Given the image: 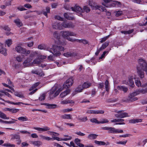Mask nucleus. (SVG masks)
Here are the masks:
<instances>
[{
    "label": "nucleus",
    "instance_id": "5",
    "mask_svg": "<svg viewBox=\"0 0 147 147\" xmlns=\"http://www.w3.org/2000/svg\"><path fill=\"white\" fill-rule=\"evenodd\" d=\"M61 90V89H58L56 86H54L50 91L49 96L50 98H53L57 96Z\"/></svg>",
    "mask_w": 147,
    "mask_h": 147
},
{
    "label": "nucleus",
    "instance_id": "26",
    "mask_svg": "<svg viewBox=\"0 0 147 147\" xmlns=\"http://www.w3.org/2000/svg\"><path fill=\"white\" fill-rule=\"evenodd\" d=\"M32 72L33 74H36L40 76H43L44 75V74L42 71H38L37 70H34L32 71Z\"/></svg>",
    "mask_w": 147,
    "mask_h": 147
},
{
    "label": "nucleus",
    "instance_id": "11",
    "mask_svg": "<svg viewBox=\"0 0 147 147\" xmlns=\"http://www.w3.org/2000/svg\"><path fill=\"white\" fill-rule=\"evenodd\" d=\"M62 27L65 28H72L74 27V26L71 22L67 23L63 22L61 24Z\"/></svg>",
    "mask_w": 147,
    "mask_h": 147
},
{
    "label": "nucleus",
    "instance_id": "40",
    "mask_svg": "<svg viewBox=\"0 0 147 147\" xmlns=\"http://www.w3.org/2000/svg\"><path fill=\"white\" fill-rule=\"evenodd\" d=\"M11 140L16 139L18 140H19L20 138V136L18 135H11Z\"/></svg>",
    "mask_w": 147,
    "mask_h": 147
},
{
    "label": "nucleus",
    "instance_id": "22",
    "mask_svg": "<svg viewBox=\"0 0 147 147\" xmlns=\"http://www.w3.org/2000/svg\"><path fill=\"white\" fill-rule=\"evenodd\" d=\"M53 27L55 29H59V30H61L63 29L61 24L58 23H55L53 25Z\"/></svg>",
    "mask_w": 147,
    "mask_h": 147
},
{
    "label": "nucleus",
    "instance_id": "39",
    "mask_svg": "<svg viewBox=\"0 0 147 147\" xmlns=\"http://www.w3.org/2000/svg\"><path fill=\"white\" fill-rule=\"evenodd\" d=\"M7 50L6 48H2L0 49V52L3 54L4 55L6 56L7 54Z\"/></svg>",
    "mask_w": 147,
    "mask_h": 147
},
{
    "label": "nucleus",
    "instance_id": "6",
    "mask_svg": "<svg viewBox=\"0 0 147 147\" xmlns=\"http://www.w3.org/2000/svg\"><path fill=\"white\" fill-rule=\"evenodd\" d=\"M93 3V0H89L88 4L92 9H98L102 11H106V9L104 7L99 5H95L94 3Z\"/></svg>",
    "mask_w": 147,
    "mask_h": 147
},
{
    "label": "nucleus",
    "instance_id": "13",
    "mask_svg": "<svg viewBox=\"0 0 147 147\" xmlns=\"http://www.w3.org/2000/svg\"><path fill=\"white\" fill-rule=\"evenodd\" d=\"M71 9L72 11L76 12H83V10L80 7L76 5L74 7H71Z\"/></svg>",
    "mask_w": 147,
    "mask_h": 147
},
{
    "label": "nucleus",
    "instance_id": "51",
    "mask_svg": "<svg viewBox=\"0 0 147 147\" xmlns=\"http://www.w3.org/2000/svg\"><path fill=\"white\" fill-rule=\"evenodd\" d=\"M90 121L92 123L99 124V121L97 120V119L96 118L91 119H90Z\"/></svg>",
    "mask_w": 147,
    "mask_h": 147
},
{
    "label": "nucleus",
    "instance_id": "8",
    "mask_svg": "<svg viewBox=\"0 0 147 147\" xmlns=\"http://www.w3.org/2000/svg\"><path fill=\"white\" fill-rule=\"evenodd\" d=\"M116 113H117L115 114V117L117 118H124L130 116L126 113L123 112V111H116Z\"/></svg>",
    "mask_w": 147,
    "mask_h": 147
},
{
    "label": "nucleus",
    "instance_id": "21",
    "mask_svg": "<svg viewBox=\"0 0 147 147\" xmlns=\"http://www.w3.org/2000/svg\"><path fill=\"white\" fill-rule=\"evenodd\" d=\"M38 48L40 49H44L45 50H47L49 51L50 52V50H52L51 48H47L46 47V46L45 45H40L38 46Z\"/></svg>",
    "mask_w": 147,
    "mask_h": 147
},
{
    "label": "nucleus",
    "instance_id": "15",
    "mask_svg": "<svg viewBox=\"0 0 147 147\" xmlns=\"http://www.w3.org/2000/svg\"><path fill=\"white\" fill-rule=\"evenodd\" d=\"M138 94V92L136 91L131 93L129 96L130 100L131 101H135L137 99V97H136Z\"/></svg>",
    "mask_w": 147,
    "mask_h": 147
},
{
    "label": "nucleus",
    "instance_id": "64",
    "mask_svg": "<svg viewBox=\"0 0 147 147\" xmlns=\"http://www.w3.org/2000/svg\"><path fill=\"white\" fill-rule=\"evenodd\" d=\"M127 142V140H125L123 141H120L117 142V143L118 144H121L122 145H125Z\"/></svg>",
    "mask_w": 147,
    "mask_h": 147
},
{
    "label": "nucleus",
    "instance_id": "42",
    "mask_svg": "<svg viewBox=\"0 0 147 147\" xmlns=\"http://www.w3.org/2000/svg\"><path fill=\"white\" fill-rule=\"evenodd\" d=\"M109 44V42H107L103 43L101 47L100 48V50H101L102 51L103 49L105 48Z\"/></svg>",
    "mask_w": 147,
    "mask_h": 147
},
{
    "label": "nucleus",
    "instance_id": "55",
    "mask_svg": "<svg viewBox=\"0 0 147 147\" xmlns=\"http://www.w3.org/2000/svg\"><path fill=\"white\" fill-rule=\"evenodd\" d=\"M133 31H134L132 29V30H128V31H122L121 32L122 33H123L125 34H130V33H132L133 32Z\"/></svg>",
    "mask_w": 147,
    "mask_h": 147
},
{
    "label": "nucleus",
    "instance_id": "44",
    "mask_svg": "<svg viewBox=\"0 0 147 147\" xmlns=\"http://www.w3.org/2000/svg\"><path fill=\"white\" fill-rule=\"evenodd\" d=\"M123 14V12L121 11H118L115 12L114 14L116 17H118L121 16Z\"/></svg>",
    "mask_w": 147,
    "mask_h": 147
},
{
    "label": "nucleus",
    "instance_id": "10",
    "mask_svg": "<svg viewBox=\"0 0 147 147\" xmlns=\"http://www.w3.org/2000/svg\"><path fill=\"white\" fill-rule=\"evenodd\" d=\"M108 132L112 134L121 133L123 132V131L121 129H116L114 127H109Z\"/></svg>",
    "mask_w": 147,
    "mask_h": 147
},
{
    "label": "nucleus",
    "instance_id": "38",
    "mask_svg": "<svg viewBox=\"0 0 147 147\" xmlns=\"http://www.w3.org/2000/svg\"><path fill=\"white\" fill-rule=\"evenodd\" d=\"M94 142L96 144L99 146L105 145L106 144V143L103 141H99L96 140L94 141Z\"/></svg>",
    "mask_w": 147,
    "mask_h": 147
},
{
    "label": "nucleus",
    "instance_id": "56",
    "mask_svg": "<svg viewBox=\"0 0 147 147\" xmlns=\"http://www.w3.org/2000/svg\"><path fill=\"white\" fill-rule=\"evenodd\" d=\"M31 61L30 59L28 58L26 60H25L23 63V64L25 66H26V65L28 63H30Z\"/></svg>",
    "mask_w": 147,
    "mask_h": 147
},
{
    "label": "nucleus",
    "instance_id": "49",
    "mask_svg": "<svg viewBox=\"0 0 147 147\" xmlns=\"http://www.w3.org/2000/svg\"><path fill=\"white\" fill-rule=\"evenodd\" d=\"M51 140H56L58 141H63V138H59L56 137H53V136L52 138H51Z\"/></svg>",
    "mask_w": 147,
    "mask_h": 147
},
{
    "label": "nucleus",
    "instance_id": "2",
    "mask_svg": "<svg viewBox=\"0 0 147 147\" xmlns=\"http://www.w3.org/2000/svg\"><path fill=\"white\" fill-rule=\"evenodd\" d=\"M62 36L71 42H74L76 41V40L69 37V36H76V34L73 32L69 31H61V32Z\"/></svg>",
    "mask_w": 147,
    "mask_h": 147
},
{
    "label": "nucleus",
    "instance_id": "19",
    "mask_svg": "<svg viewBox=\"0 0 147 147\" xmlns=\"http://www.w3.org/2000/svg\"><path fill=\"white\" fill-rule=\"evenodd\" d=\"M30 53L28 58L31 60L33 59V58L37 56L38 57V53L36 51H32Z\"/></svg>",
    "mask_w": 147,
    "mask_h": 147
},
{
    "label": "nucleus",
    "instance_id": "30",
    "mask_svg": "<svg viewBox=\"0 0 147 147\" xmlns=\"http://www.w3.org/2000/svg\"><path fill=\"white\" fill-rule=\"evenodd\" d=\"M14 22L18 27H20L22 26V23L19 19H17L14 20Z\"/></svg>",
    "mask_w": 147,
    "mask_h": 147
},
{
    "label": "nucleus",
    "instance_id": "61",
    "mask_svg": "<svg viewBox=\"0 0 147 147\" xmlns=\"http://www.w3.org/2000/svg\"><path fill=\"white\" fill-rule=\"evenodd\" d=\"M16 59L18 61L21 62L23 60V57H21L20 56H18L16 57Z\"/></svg>",
    "mask_w": 147,
    "mask_h": 147
},
{
    "label": "nucleus",
    "instance_id": "29",
    "mask_svg": "<svg viewBox=\"0 0 147 147\" xmlns=\"http://www.w3.org/2000/svg\"><path fill=\"white\" fill-rule=\"evenodd\" d=\"M61 117L64 119H71L72 116L70 114H65L61 116Z\"/></svg>",
    "mask_w": 147,
    "mask_h": 147
},
{
    "label": "nucleus",
    "instance_id": "33",
    "mask_svg": "<svg viewBox=\"0 0 147 147\" xmlns=\"http://www.w3.org/2000/svg\"><path fill=\"white\" fill-rule=\"evenodd\" d=\"M91 84L90 83L86 82H85L82 85V86L84 89V88H89L91 86Z\"/></svg>",
    "mask_w": 147,
    "mask_h": 147
},
{
    "label": "nucleus",
    "instance_id": "9",
    "mask_svg": "<svg viewBox=\"0 0 147 147\" xmlns=\"http://www.w3.org/2000/svg\"><path fill=\"white\" fill-rule=\"evenodd\" d=\"M73 83V80L72 78H70L67 79L63 85V87L66 89L70 87Z\"/></svg>",
    "mask_w": 147,
    "mask_h": 147
},
{
    "label": "nucleus",
    "instance_id": "43",
    "mask_svg": "<svg viewBox=\"0 0 147 147\" xmlns=\"http://www.w3.org/2000/svg\"><path fill=\"white\" fill-rule=\"evenodd\" d=\"M83 12L84 11L86 13L89 12L90 10V8L87 6H85L83 7Z\"/></svg>",
    "mask_w": 147,
    "mask_h": 147
},
{
    "label": "nucleus",
    "instance_id": "31",
    "mask_svg": "<svg viewBox=\"0 0 147 147\" xmlns=\"http://www.w3.org/2000/svg\"><path fill=\"white\" fill-rule=\"evenodd\" d=\"M39 137L40 138V139L42 140H45L49 141L51 140V138L44 136L42 135H39Z\"/></svg>",
    "mask_w": 147,
    "mask_h": 147
},
{
    "label": "nucleus",
    "instance_id": "17",
    "mask_svg": "<svg viewBox=\"0 0 147 147\" xmlns=\"http://www.w3.org/2000/svg\"><path fill=\"white\" fill-rule=\"evenodd\" d=\"M42 105H44L47 106L48 109H55L57 107V105L55 104H50L49 103L42 104Z\"/></svg>",
    "mask_w": 147,
    "mask_h": 147
},
{
    "label": "nucleus",
    "instance_id": "50",
    "mask_svg": "<svg viewBox=\"0 0 147 147\" xmlns=\"http://www.w3.org/2000/svg\"><path fill=\"white\" fill-rule=\"evenodd\" d=\"M109 122V121L106 119H102L100 121H99V123H108Z\"/></svg>",
    "mask_w": 147,
    "mask_h": 147
},
{
    "label": "nucleus",
    "instance_id": "23",
    "mask_svg": "<svg viewBox=\"0 0 147 147\" xmlns=\"http://www.w3.org/2000/svg\"><path fill=\"white\" fill-rule=\"evenodd\" d=\"M31 143L34 146L39 147L42 145V143L39 141H32Z\"/></svg>",
    "mask_w": 147,
    "mask_h": 147
},
{
    "label": "nucleus",
    "instance_id": "62",
    "mask_svg": "<svg viewBox=\"0 0 147 147\" xmlns=\"http://www.w3.org/2000/svg\"><path fill=\"white\" fill-rule=\"evenodd\" d=\"M140 92L142 94L145 93L147 92V88L144 89L138 90V92Z\"/></svg>",
    "mask_w": 147,
    "mask_h": 147
},
{
    "label": "nucleus",
    "instance_id": "59",
    "mask_svg": "<svg viewBox=\"0 0 147 147\" xmlns=\"http://www.w3.org/2000/svg\"><path fill=\"white\" fill-rule=\"evenodd\" d=\"M109 53L108 51H105L103 52V54L101 55V57L99 58L100 59H102L104 58L106 55H107Z\"/></svg>",
    "mask_w": 147,
    "mask_h": 147
},
{
    "label": "nucleus",
    "instance_id": "54",
    "mask_svg": "<svg viewBox=\"0 0 147 147\" xmlns=\"http://www.w3.org/2000/svg\"><path fill=\"white\" fill-rule=\"evenodd\" d=\"M137 122H138V119H134L129 120V123H135Z\"/></svg>",
    "mask_w": 147,
    "mask_h": 147
},
{
    "label": "nucleus",
    "instance_id": "18",
    "mask_svg": "<svg viewBox=\"0 0 147 147\" xmlns=\"http://www.w3.org/2000/svg\"><path fill=\"white\" fill-rule=\"evenodd\" d=\"M34 129L40 131H45L50 129V128L47 126L43 128L34 127Z\"/></svg>",
    "mask_w": 147,
    "mask_h": 147
},
{
    "label": "nucleus",
    "instance_id": "32",
    "mask_svg": "<svg viewBox=\"0 0 147 147\" xmlns=\"http://www.w3.org/2000/svg\"><path fill=\"white\" fill-rule=\"evenodd\" d=\"M98 135L94 134H90L88 135V138L90 140H94L97 138Z\"/></svg>",
    "mask_w": 147,
    "mask_h": 147
},
{
    "label": "nucleus",
    "instance_id": "20",
    "mask_svg": "<svg viewBox=\"0 0 147 147\" xmlns=\"http://www.w3.org/2000/svg\"><path fill=\"white\" fill-rule=\"evenodd\" d=\"M70 90L69 89L67 90L62 92L60 94V97L61 98H63L70 93Z\"/></svg>",
    "mask_w": 147,
    "mask_h": 147
},
{
    "label": "nucleus",
    "instance_id": "46",
    "mask_svg": "<svg viewBox=\"0 0 147 147\" xmlns=\"http://www.w3.org/2000/svg\"><path fill=\"white\" fill-rule=\"evenodd\" d=\"M64 136L65 137H66V138H63V141H67L71 140L72 138L71 136L67 135H64Z\"/></svg>",
    "mask_w": 147,
    "mask_h": 147
},
{
    "label": "nucleus",
    "instance_id": "28",
    "mask_svg": "<svg viewBox=\"0 0 147 147\" xmlns=\"http://www.w3.org/2000/svg\"><path fill=\"white\" fill-rule=\"evenodd\" d=\"M83 90L82 86L81 85L79 86L75 89V94H76L79 92H82Z\"/></svg>",
    "mask_w": 147,
    "mask_h": 147
},
{
    "label": "nucleus",
    "instance_id": "36",
    "mask_svg": "<svg viewBox=\"0 0 147 147\" xmlns=\"http://www.w3.org/2000/svg\"><path fill=\"white\" fill-rule=\"evenodd\" d=\"M18 119L19 120L22 122L27 121L28 120V118L26 116L20 117Z\"/></svg>",
    "mask_w": 147,
    "mask_h": 147
},
{
    "label": "nucleus",
    "instance_id": "47",
    "mask_svg": "<svg viewBox=\"0 0 147 147\" xmlns=\"http://www.w3.org/2000/svg\"><path fill=\"white\" fill-rule=\"evenodd\" d=\"M3 146L6 147H15V145L14 144H11L9 143H7L4 144L3 145Z\"/></svg>",
    "mask_w": 147,
    "mask_h": 147
},
{
    "label": "nucleus",
    "instance_id": "57",
    "mask_svg": "<svg viewBox=\"0 0 147 147\" xmlns=\"http://www.w3.org/2000/svg\"><path fill=\"white\" fill-rule=\"evenodd\" d=\"M109 35H108L107 36H105L100 39L101 40L100 42L101 43H102L106 41L109 37Z\"/></svg>",
    "mask_w": 147,
    "mask_h": 147
},
{
    "label": "nucleus",
    "instance_id": "14",
    "mask_svg": "<svg viewBox=\"0 0 147 147\" xmlns=\"http://www.w3.org/2000/svg\"><path fill=\"white\" fill-rule=\"evenodd\" d=\"M86 113L89 114H103L104 113V111L102 110L95 111L89 110H87Z\"/></svg>",
    "mask_w": 147,
    "mask_h": 147
},
{
    "label": "nucleus",
    "instance_id": "60",
    "mask_svg": "<svg viewBox=\"0 0 147 147\" xmlns=\"http://www.w3.org/2000/svg\"><path fill=\"white\" fill-rule=\"evenodd\" d=\"M41 62L40 60L38 57V58L34 60L33 63L35 64H38Z\"/></svg>",
    "mask_w": 147,
    "mask_h": 147
},
{
    "label": "nucleus",
    "instance_id": "1",
    "mask_svg": "<svg viewBox=\"0 0 147 147\" xmlns=\"http://www.w3.org/2000/svg\"><path fill=\"white\" fill-rule=\"evenodd\" d=\"M144 71L147 74V63L142 58L138 59V78L144 77Z\"/></svg>",
    "mask_w": 147,
    "mask_h": 147
},
{
    "label": "nucleus",
    "instance_id": "12",
    "mask_svg": "<svg viewBox=\"0 0 147 147\" xmlns=\"http://www.w3.org/2000/svg\"><path fill=\"white\" fill-rule=\"evenodd\" d=\"M39 84V83L37 82L36 83L34 84L29 89V90L30 91H31L32 90H33L29 94H33L35 92L36 90H38V88L35 89L34 90V89Z\"/></svg>",
    "mask_w": 147,
    "mask_h": 147
},
{
    "label": "nucleus",
    "instance_id": "16",
    "mask_svg": "<svg viewBox=\"0 0 147 147\" xmlns=\"http://www.w3.org/2000/svg\"><path fill=\"white\" fill-rule=\"evenodd\" d=\"M74 101L72 100H69L68 99H66L64 100H61V104L62 105H65L68 103L71 104L74 103Z\"/></svg>",
    "mask_w": 147,
    "mask_h": 147
},
{
    "label": "nucleus",
    "instance_id": "63",
    "mask_svg": "<svg viewBox=\"0 0 147 147\" xmlns=\"http://www.w3.org/2000/svg\"><path fill=\"white\" fill-rule=\"evenodd\" d=\"M72 111V108L71 109H65L62 110V111L63 113H66L69 112L71 111Z\"/></svg>",
    "mask_w": 147,
    "mask_h": 147
},
{
    "label": "nucleus",
    "instance_id": "58",
    "mask_svg": "<svg viewBox=\"0 0 147 147\" xmlns=\"http://www.w3.org/2000/svg\"><path fill=\"white\" fill-rule=\"evenodd\" d=\"M48 134H49L53 136H58L59 135V134L57 133L51 131L48 132Z\"/></svg>",
    "mask_w": 147,
    "mask_h": 147
},
{
    "label": "nucleus",
    "instance_id": "48",
    "mask_svg": "<svg viewBox=\"0 0 147 147\" xmlns=\"http://www.w3.org/2000/svg\"><path fill=\"white\" fill-rule=\"evenodd\" d=\"M77 40V42H82L84 44H86L88 43V42L86 40H78V39H75Z\"/></svg>",
    "mask_w": 147,
    "mask_h": 147
},
{
    "label": "nucleus",
    "instance_id": "53",
    "mask_svg": "<svg viewBox=\"0 0 147 147\" xmlns=\"http://www.w3.org/2000/svg\"><path fill=\"white\" fill-rule=\"evenodd\" d=\"M64 16L65 18L69 20H72L73 19V18L70 17L66 13L64 14Z\"/></svg>",
    "mask_w": 147,
    "mask_h": 147
},
{
    "label": "nucleus",
    "instance_id": "25",
    "mask_svg": "<svg viewBox=\"0 0 147 147\" xmlns=\"http://www.w3.org/2000/svg\"><path fill=\"white\" fill-rule=\"evenodd\" d=\"M53 36L54 37L56 38V40H57V43L58 44H61L63 45L62 43H60V42L59 39V35L57 33V32H55L53 34Z\"/></svg>",
    "mask_w": 147,
    "mask_h": 147
},
{
    "label": "nucleus",
    "instance_id": "37",
    "mask_svg": "<svg viewBox=\"0 0 147 147\" xmlns=\"http://www.w3.org/2000/svg\"><path fill=\"white\" fill-rule=\"evenodd\" d=\"M105 88L107 91L108 92L110 88V86L109 84V82L107 80H106L105 82Z\"/></svg>",
    "mask_w": 147,
    "mask_h": 147
},
{
    "label": "nucleus",
    "instance_id": "45",
    "mask_svg": "<svg viewBox=\"0 0 147 147\" xmlns=\"http://www.w3.org/2000/svg\"><path fill=\"white\" fill-rule=\"evenodd\" d=\"M6 102L8 103L11 104H13L14 105H20L21 104H24V103L21 102H11L10 101H9V100H7L6 101Z\"/></svg>",
    "mask_w": 147,
    "mask_h": 147
},
{
    "label": "nucleus",
    "instance_id": "4",
    "mask_svg": "<svg viewBox=\"0 0 147 147\" xmlns=\"http://www.w3.org/2000/svg\"><path fill=\"white\" fill-rule=\"evenodd\" d=\"M51 50H50V52L52 53L54 55L59 56L61 54L59 51H63L64 50V48L60 46H57L53 45V46L52 48H51Z\"/></svg>",
    "mask_w": 147,
    "mask_h": 147
},
{
    "label": "nucleus",
    "instance_id": "52",
    "mask_svg": "<svg viewBox=\"0 0 147 147\" xmlns=\"http://www.w3.org/2000/svg\"><path fill=\"white\" fill-rule=\"evenodd\" d=\"M2 28L5 31L9 32L10 31V29L7 26H2Z\"/></svg>",
    "mask_w": 147,
    "mask_h": 147
},
{
    "label": "nucleus",
    "instance_id": "24",
    "mask_svg": "<svg viewBox=\"0 0 147 147\" xmlns=\"http://www.w3.org/2000/svg\"><path fill=\"white\" fill-rule=\"evenodd\" d=\"M117 88L118 90L123 91L124 92H126L128 90V88L124 86H118Z\"/></svg>",
    "mask_w": 147,
    "mask_h": 147
},
{
    "label": "nucleus",
    "instance_id": "27",
    "mask_svg": "<svg viewBox=\"0 0 147 147\" xmlns=\"http://www.w3.org/2000/svg\"><path fill=\"white\" fill-rule=\"evenodd\" d=\"M75 143L80 147H83L84 146V144L81 143V140L78 138H76L74 141Z\"/></svg>",
    "mask_w": 147,
    "mask_h": 147
},
{
    "label": "nucleus",
    "instance_id": "41",
    "mask_svg": "<svg viewBox=\"0 0 147 147\" xmlns=\"http://www.w3.org/2000/svg\"><path fill=\"white\" fill-rule=\"evenodd\" d=\"M5 43L8 47H9L12 44V40L11 39H8L6 40Z\"/></svg>",
    "mask_w": 147,
    "mask_h": 147
},
{
    "label": "nucleus",
    "instance_id": "7",
    "mask_svg": "<svg viewBox=\"0 0 147 147\" xmlns=\"http://www.w3.org/2000/svg\"><path fill=\"white\" fill-rule=\"evenodd\" d=\"M16 51L18 53L25 55L27 56L30 53V50H27L26 49L22 47L20 45H18L15 48Z\"/></svg>",
    "mask_w": 147,
    "mask_h": 147
},
{
    "label": "nucleus",
    "instance_id": "34",
    "mask_svg": "<svg viewBox=\"0 0 147 147\" xmlns=\"http://www.w3.org/2000/svg\"><path fill=\"white\" fill-rule=\"evenodd\" d=\"M0 118L5 119H9V117H7L6 115L4 113L0 111Z\"/></svg>",
    "mask_w": 147,
    "mask_h": 147
},
{
    "label": "nucleus",
    "instance_id": "3",
    "mask_svg": "<svg viewBox=\"0 0 147 147\" xmlns=\"http://www.w3.org/2000/svg\"><path fill=\"white\" fill-rule=\"evenodd\" d=\"M104 2L102 3V4L107 7H114L117 5L119 6L121 5V3L117 1H114L110 4V3L112 1V0H103Z\"/></svg>",
    "mask_w": 147,
    "mask_h": 147
},
{
    "label": "nucleus",
    "instance_id": "35",
    "mask_svg": "<svg viewBox=\"0 0 147 147\" xmlns=\"http://www.w3.org/2000/svg\"><path fill=\"white\" fill-rule=\"evenodd\" d=\"M46 11H43V13L45 16L47 17V13H50V8L49 7H47L46 8Z\"/></svg>",
    "mask_w": 147,
    "mask_h": 147
}]
</instances>
